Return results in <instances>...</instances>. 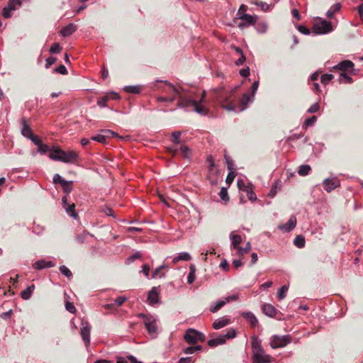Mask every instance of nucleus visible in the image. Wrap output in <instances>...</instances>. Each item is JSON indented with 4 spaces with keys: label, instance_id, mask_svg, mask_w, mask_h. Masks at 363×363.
Listing matches in <instances>:
<instances>
[{
    "label": "nucleus",
    "instance_id": "46",
    "mask_svg": "<svg viewBox=\"0 0 363 363\" xmlns=\"http://www.w3.org/2000/svg\"><path fill=\"white\" fill-rule=\"evenodd\" d=\"M255 29L259 33H264L267 30V23L261 22L255 26Z\"/></svg>",
    "mask_w": 363,
    "mask_h": 363
},
{
    "label": "nucleus",
    "instance_id": "57",
    "mask_svg": "<svg viewBox=\"0 0 363 363\" xmlns=\"http://www.w3.org/2000/svg\"><path fill=\"white\" fill-rule=\"evenodd\" d=\"M141 257V253L140 252H136L131 256L127 258L126 262L131 263L135 261V259H140Z\"/></svg>",
    "mask_w": 363,
    "mask_h": 363
},
{
    "label": "nucleus",
    "instance_id": "29",
    "mask_svg": "<svg viewBox=\"0 0 363 363\" xmlns=\"http://www.w3.org/2000/svg\"><path fill=\"white\" fill-rule=\"evenodd\" d=\"M191 257L190 254L189 252H184L179 253V255L177 256L174 257L172 259V262L174 264H176L180 260L189 261V260H191Z\"/></svg>",
    "mask_w": 363,
    "mask_h": 363
},
{
    "label": "nucleus",
    "instance_id": "12",
    "mask_svg": "<svg viewBox=\"0 0 363 363\" xmlns=\"http://www.w3.org/2000/svg\"><path fill=\"white\" fill-rule=\"evenodd\" d=\"M62 204L68 216L73 218L74 219H77L78 218V214L75 211V204L74 203H69L67 201V196H64L62 198Z\"/></svg>",
    "mask_w": 363,
    "mask_h": 363
},
{
    "label": "nucleus",
    "instance_id": "47",
    "mask_svg": "<svg viewBox=\"0 0 363 363\" xmlns=\"http://www.w3.org/2000/svg\"><path fill=\"white\" fill-rule=\"evenodd\" d=\"M288 289H289V286L286 285L282 286L279 289V291L277 293V296H278L279 299L282 300L285 298L286 292L288 291Z\"/></svg>",
    "mask_w": 363,
    "mask_h": 363
},
{
    "label": "nucleus",
    "instance_id": "5",
    "mask_svg": "<svg viewBox=\"0 0 363 363\" xmlns=\"http://www.w3.org/2000/svg\"><path fill=\"white\" fill-rule=\"evenodd\" d=\"M237 335V332L233 328L228 329L225 334L219 335L218 337L210 339L208 341V345L211 347H215L225 343L227 340L233 339Z\"/></svg>",
    "mask_w": 363,
    "mask_h": 363
},
{
    "label": "nucleus",
    "instance_id": "3",
    "mask_svg": "<svg viewBox=\"0 0 363 363\" xmlns=\"http://www.w3.org/2000/svg\"><path fill=\"white\" fill-rule=\"evenodd\" d=\"M213 91L214 97L222 108L223 105H227L229 102H233L230 99L233 94V89L228 90L223 87H219L215 89Z\"/></svg>",
    "mask_w": 363,
    "mask_h": 363
},
{
    "label": "nucleus",
    "instance_id": "20",
    "mask_svg": "<svg viewBox=\"0 0 363 363\" xmlns=\"http://www.w3.org/2000/svg\"><path fill=\"white\" fill-rule=\"evenodd\" d=\"M55 266L54 262L45 259L37 260L33 264V267L36 270H41L46 268H51Z\"/></svg>",
    "mask_w": 363,
    "mask_h": 363
},
{
    "label": "nucleus",
    "instance_id": "55",
    "mask_svg": "<svg viewBox=\"0 0 363 363\" xmlns=\"http://www.w3.org/2000/svg\"><path fill=\"white\" fill-rule=\"evenodd\" d=\"M101 211L108 216H112V217L115 218V215H114V212H113V209L108 206H105L104 207H103Z\"/></svg>",
    "mask_w": 363,
    "mask_h": 363
},
{
    "label": "nucleus",
    "instance_id": "8",
    "mask_svg": "<svg viewBox=\"0 0 363 363\" xmlns=\"http://www.w3.org/2000/svg\"><path fill=\"white\" fill-rule=\"evenodd\" d=\"M333 26L330 21L322 19L320 22L315 23L313 28L312 32L316 35H325L333 31Z\"/></svg>",
    "mask_w": 363,
    "mask_h": 363
},
{
    "label": "nucleus",
    "instance_id": "45",
    "mask_svg": "<svg viewBox=\"0 0 363 363\" xmlns=\"http://www.w3.org/2000/svg\"><path fill=\"white\" fill-rule=\"evenodd\" d=\"M245 192H246L247 198L250 201H255L257 200V196L251 186L250 188L245 189Z\"/></svg>",
    "mask_w": 363,
    "mask_h": 363
},
{
    "label": "nucleus",
    "instance_id": "54",
    "mask_svg": "<svg viewBox=\"0 0 363 363\" xmlns=\"http://www.w3.org/2000/svg\"><path fill=\"white\" fill-rule=\"evenodd\" d=\"M176 99V96H173L171 97L167 96H159L157 98L158 102H173Z\"/></svg>",
    "mask_w": 363,
    "mask_h": 363
},
{
    "label": "nucleus",
    "instance_id": "41",
    "mask_svg": "<svg viewBox=\"0 0 363 363\" xmlns=\"http://www.w3.org/2000/svg\"><path fill=\"white\" fill-rule=\"evenodd\" d=\"M182 133L180 131H174L172 133L171 135V141L174 144H180L181 143V137Z\"/></svg>",
    "mask_w": 363,
    "mask_h": 363
},
{
    "label": "nucleus",
    "instance_id": "17",
    "mask_svg": "<svg viewBox=\"0 0 363 363\" xmlns=\"http://www.w3.org/2000/svg\"><path fill=\"white\" fill-rule=\"evenodd\" d=\"M296 225V218L294 216H291L288 222L285 224L279 225V229L283 232H290L291 231Z\"/></svg>",
    "mask_w": 363,
    "mask_h": 363
},
{
    "label": "nucleus",
    "instance_id": "63",
    "mask_svg": "<svg viewBox=\"0 0 363 363\" xmlns=\"http://www.w3.org/2000/svg\"><path fill=\"white\" fill-rule=\"evenodd\" d=\"M297 29L301 33L304 35H309L311 33L310 30L303 25H298Z\"/></svg>",
    "mask_w": 363,
    "mask_h": 363
},
{
    "label": "nucleus",
    "instance_id": "59",
    "mask_svg": "<svg viewBox=\"0 0 363 363\" xmlns=\"http://www.w3.org/2000/svg\"><path fill=\"white\" fill-rule=\"evenodd\" d=\"M320 106L318 103H315L313 105H311L308 109L307 110V113H314L319 111Z\"/></svg>",
    "mask_w": 363,
    "mask_h": 363
},
{
    "label": "nucleus",
    "instance_id": "25",
    "mask_svg": "<svg viewBox=\"0 0 363 363\" xmlns=\"http://www.w3.org/2000/svg\"><path fill=\"white\" fill-rule=\"evenodd\" d=\"M230 239L231 248L237 250L242 242L241 236L240 235H235L233 232H231L230 234Z\"/></svg>",
    "mask_w": 363,
    "mask_h": 363
},
{
    "label": "nucleus",
    "instance_id": "26",
    "mask_svg": "<svg viewBox=\"0 0 363 363\" xmlns=\"http://www.w3.org/2000/svg\"><path fill=\"white\" fill-rule=\"evenodd\" d=\"M230 319H228V318H219V319L216 320L213 322V328L215 330H219V329L228 325V324H230Z\"/></svg>",
    "mask_w": 363,
    "mask_h": 363
},
{
    "label": "nucleus",
    "instance_id": "58",
    "mask_svg": "<svg viewBox=\"0 0 363 363\" xmlns=\"http://www.w3.org/2000/svg\"><path fill=\"white\" fill-rule=\"evenodd\" d=\"M101 132L102 133H104V135H109V138L111 137H117L118 138H122L121 136L118 135V134L113 130H108V129H104L101 130Z\"/></svg>",
    "mask_w": 363,
    "mask_h": 363
},
{
    "label": "nucleus",
    "instance_id": "6",
    "mask_svg": "<svg viewBox=\"0 0 363 363\" xmlns=\"http://www.w3.org/2000/svg\"><path fill=\"white\" fill-rule=\"evenodd\" d=\"M138 318L143 320L145 327L150 335H155L157 331V319L151 314L138 313Z\"/></svg>",
    "mask_w": 363,
    "mask_h": 363
},
{
    "label": "nucleus",
    "instance_id": "13",
    "mask_svg": "<svg viewBox=\"0 0 363 363\" xmlns=\"http://www.w3.org/2000/svg\"><path fill=\"white\" fill-rule=\"evenodd\" d=\"M323 189L325 191L330 193L340 186V182L338 178H326L323 181Z\"/></svg>",
    "mask_w": 363,
    "mask_h": 363
},
{
    "label": "nucleus",
    "instance_id": "64",
    "mask_svg": "<svg viewBox=\"0 0 363 363\" xmlns=\"http://www.w3.org/2000/svg\"><path fill=\"white\" fill-rule=\"evenodd\" d=\"M29 140H30L32 143L37 146L40 145L43 143L40 138L34 134L29 138Z\"/></svg>",
    "mask_w": 363,
    "mask_h": 363
},
{
    "label": "nucleus",
    "instance_id": "48",
    "mask_svg": "<svg viewBox=\"0 0 363 363\" xmlns=\"http://www.w3.org/2000/svg\"><path fill=\"white\" fill-rule=\"evenodd\" d=\"M317 121V117L315 116H312L308 118H306L304 121L303 126L310 127L315 124Z\"/></svg>",
    "mask_w": 363,
    "mask_h": 363
},
{
    "label": "nucleus",
    "instance_id": "19",
    "mask_svg": "<svg viewBox=\"0 0 363 363\" xmlns=\"http://www.w3.org/2000/svg\"><path fill=\"white\" fill-rule=\"evenodd\" d=\"M263 313L270 318H274L278 313V310L270 303H264L262 306Z\"/></svg>",
    "mask_w": 363,
    "mask_h": 363
},
{
    "label": "nucleus",
    "instance_id": "27",
    "mask_svg": "<svg viewBox=\"0 0 363 363\" xmlns=\"http://www.w3.org/2000/svg\"><path fill=\"white\" fill-rule=\"evenodd\" d=\"M61 186L64 193L66 194L65 196L67 197L73 190V181H67L65 179L64 181H62Z\"/></svg>",
    "mask_w": 363,
    "mask_h": 363
},
{
    "label": "nucleus",
    "instance_id": "53",
    "mask_svg": "<svg viewBox=\"0 0 363 363\" xmlns=\"http://www.w3.org/2000/svg\"><path fill=\"white\" fill-rule=\"evenodd\" d=\"M54 72L59 73L61 74H67V69L66 67L63 65H60L58 67H55L53 69Z\"/></svg>",
    "mask_w": 363,
    "mask_h": 363
},
{
    "label": "nucleus",
    "instance_id": "33",
    "mask_svg": "<svg viewBox=\"0 0 363 363\" xmlns=\"http://www.w3.org/2000/svg\"><path fill=\"white\" fill-rule=\"evenodd\" d=\"M338 82L340 84H352L353 83V79L347 74L345 72H341L339 74L338 77Z\"/></svg>",
    "mask_w": 363,
    "mask_h": 363
},
{
    "label": "nucleus",
    "instance_id": "50",
    "mask_svg": "<svg viewBox=\"0 0 363 363\" xmlns=\"http://www.w3.org/2000/svg\"><path fill=\"white\" fill-rule=\"evenodd\" d=\"M236 175L237 172L235 170H230L226 177L225 182L229 184H232Z\"/></svg>",
    "mask_w": 363,
    "mask_h": 363
},
{
    "label": "nucleus",
    "instance_id": "31",
    "mask_svg": "<svg viewBox=\"0 0 363 363\" xmlns=\"http://www.w3.org/2000/svg\"><path fill=\"white\" fill-rule=\"evenodd\" d=\"M48 152H52V147H50L47 144L41 143L40 145L38 146V149L36 150V152H33V156H35L37 153H39L40 155H45Z\"/></svg>",
    "mask_w": 363,
    "mask_h": 363
},
{
    "label": "nucleus",
    "instance_id": "2",
    "mask_svg": "<svg viewBox=\"0 0 363 363\" xmlns=\"http://www.w3.org/2000/svg\"><path fill=\"white\" fill-rule=\"evenodd\" d=\"M49 157L54 161H60L64 163L75 164L79 160V154L74 150L65 151L59 147H52V152Z\"/></svg>",
    "mask_w": 363,
    "mask_h": 363
},
{
    "label": "nucleus",
    "instance_id": "23",
    "mask_svg": "<svg viewBox=\"0 0 363 363\" xmlns=\"http://www.w3.org/2000/svg\"><path fill=\"white\" fill-rule=\"evenodd\" d=\"M77 30V26L74 23H69L60 30V35L63 37H68Z\"/></svg>",
    "mask_w": 363,
    "mask_h": 363
},
{
    "label": "nucleus",
    "instance_id": "51",
    "mask_svg": "<svg viewBox=\"0 0 363 363\" xmlns=\"http://www.w3.org/2000/svg\"><path fill=\"white\" fill-rule=\"evenodd\" d=\"M60 272L67 278H69L72 276L71 271L65 265H62L60 267Z\"/></svg>",
    "mask_w": 363,
    "mask_h": 363
},
{
    "label": "nucleus",
    "instance_id": "34",
    "mask_svg": "<svg viewBox=\"0 0 363 363\" xmlns=\"http://www.w3.org/2000/svg\"><path fill=\"white\" fill-rule=\"evenodd\" d=\"M196 267L194 264H191L189 267V272L187 276V283L191 284H192L196 279Z\"/></svg>",
    "mask_w": 363,
    "mask_h": 363
},
{
    "label": "nucleus",
    "instance_id": "22",
    "mask_svg": "<svg viewBox=\"0 0 363 363\" xmlns=\"http://www.w3.org/2000/svg\"><path fill=\"white\" fill-rule=\"evenodd\" d=\"M21 133L22 135L26 138H30L32 135H33V130L30 128V126L27 124L26 120L25 118H22L21 119Z\"/></svg>",
    "mask_w": 363,
    "mask_h": 363
},
{
    "label": "nucleus",
    "instance_id": "56",
    "mask_svg": "<svg viewBox=\"0 0 363 363\" xmlns=\"http://www.w3.org/2000/svg\"><path fill=\"white\" fill-rule=\"evenodd\" d=\"M65 308L67 311H69L71 313H75L77 311L74 303L69 301H66Z\"/></svg>",
    "mask_w": 363,
    "mask_h": 363
},
{
    "label": "nucleus",
    "instance_id": "10",
    "mask_svg": "<svg viewBox=\"0 0 363 363\" xmlns=\"http://www.w3.org/2000/svg\"><path fill=\"white\" fill-rule=\"evenodd\" d=\"M154 84H155V86H157V87L159 89H162L164 91H165L167 93L173 92L175 94H180L179 89L167 80H164V81L156 80L154 82Z\"/></svg>",
    "mask_w": 363,
    "mask_h": 363
},
{
    "label": "nucleus",
    "instance_id": "15",
    "mask_svg": "<svg viewBox=\"0 0 363 363\" xmlns=\"http://www.w3.org/2000/svg\"><path fill=\"white\" fill-rule=\"evenodd\" d=\"M354 67V64L349 60H345L341 62H340L338 64L333 67V69L340 70L342 71V72H345L346 71H349L350 69H352L350 73L354 74V72L353 71Z\"/></svg>",
    "mask_w": 363,
    "mask_h": 363
},
{
    "label": "nucleus",
    "instance_id": "44",
    "mask_svg": "<svg viewBox=\"0 0 363 363\" xmlns=\"http://www.w3.org/2000/svg\"><path fill=\"white\" fill-rule=\"evenodd\" d=\"M334 78L332 74H323L320 77V81L324 85H327Z\"/></svg>",
    "mask_w": 363,
    "mask_h": 363
},
{
    "label": "nucleus",
    "instance_id": "30",
    "mask_svg": "<svg viewBox=\"0 0 363 363\" xmlns=\"http://www.w3.org/2000/svg\"><path fill=\"white\" fill-rule=\"evenodd\" d=\"M168 266L166 265V264H162L160 266H159L158 267H157L153 272H152V278L153 279H155V278H164L165 277V273L164 272H162V269H166L167 268Z\"/></svg>",
    "mask_w": 363,
    "mask_h": 363
},
{
    "label": "nucleus",
    "instance_id": "24",
    "mask_svg": "<svg viewBox=\"0 0 363 363\" xmlns=\"http://www.w3.org/2000/svg\"><path fill=\"white\" fill-rule=\"evenodd\" d=\"M193 110L201 116H207L209 113L208 108H207L203 103H201V101H197L195 106L193 107Z\"/></svg>",
    "mask_w": 363,
    "mask_h": 363
},
{
    "label": "nucleus",
    "instance_id": "61",
    "mask_svg": "<svg viewBox=\"0 0 363 363\" xmlns=\"http://www.w3.org/2000/svg\"><path fill=\"white\" fill-rule=\"evenodd\" d=\"M179 150L184 157L188 158L189 157L190 149L186 145H181Z\"/></svg>",
    "mask_w": 363,
    "mask_h": 363
},
{
    "label": "nucleus",
    "instance_id": "43",
    "mask_svg": "<svg viewBox=\"0 0 363 363\" xmlns=\"http://www.w3.org/2000/svg\"><path fill=\"white\" fill-rule=\"evenodd\" d=\"M219 196L223 201H228L230 198L228 194V189L225 187H222L219 192Z\"/></svg>",
    "mask_w": 363,
    "mask_h": 363
},
{
    "label": "nucleus",
    "instance_id": "52",
    "mask_svg": "<svg viewBox=\"0 0 363 363\" xmlns=\"http://www.w3.org/2000/svg\"><path fill=\"white\" fill-rule=\"evenodd\" d=\"M107 100H119L121 99L119 94L114 91L108 92L106 95Z\"/></svg>",
    "mask_w": 363,
    "mask_h": 363
},
{
    "label": "nucleus",
    "instance_id": "42",
    "mask_svg": "<svg viewBox=\"0 0 363 363\" xmlns=\"http://www.w3.org/2000/svg\"><path fill=\"white\" fill-rule=\"evenodd\" d=\"M251 250V244L250 242H247L244 247H239L237 250L239 256L243 255L245 253H247Z\"/></svg>",
    "mask_w": 363,
    "mask_h": 363
},
{
    "label": "nucleus",
    "instance_id": "7",
    "mask_svg": "<svg viewBox=\"0 0 363 363\" xmlns=\"http://www.w3.org/2000/svg\"><path fill=\"white\" fill-rule=\"evenodd\" d=\"M291 341L292 337L290 335H274L270 338L269 345L272 349H277L286 347Z\"/></svg>",
    "mask_w": 363,
    "mask_h": 363
},
{
    "label": "nucleus",
    "instance_id": "32",
    "mask_svg": "<svg viewBox=\"0 0 363 363\" xmlns=\"http://www.w3.org/2000/svg\"><path fill=\"white\" fill-rule=\"evenodd\" d=\"M35 289V286L33 284L28 286L25 290L22 291L21 293V297L23 300H28Z\"/></svg>",
    "mask_w": 363,
    "mask_h": 363
},
{
    "label": "nucleus",
    "instance_id": "1",
    "mask_svg": "<svg viewBox=\"0 0 363 363\" xmlns=\"http://www.w3.org/2000/svg\"><path fill=\"white\" fill-rule=\"evenodd\" d=\"M252 363H271L273 360L262 346V341L254 335L251 340Z\"/></svg>",
    "mask_w": 363,
    "mask_h": 363
},
{
    "label": "nucleus",
    "instance_id": "28",
    "mask_svg": "<svg viewBox=\"0 0 363 363\" xmlns=\"http://www.w3.org/2000/svg\"><path fill=\"white\" fill-rule=\"evenodd\" d=\"M342 8L340 3H336L330 6V8L326 12V16L329 18L333 17L336 12H338Z\"/></svg>",
    "mask_w": 363,
    "mask_h": 363
},
{
    "label": "nucleus",
    "instance_id": "39",
    "mask_svg": "<svg viewBox=\"0 0 363 363\" xmlns=\"http://www.w3.org/2000/svg\"><path fill=\"white\" fill-rule=\"evenodd\" d=\"M16 10V7H11L10 6H5L2 10V16L5 18H9L12 16L11 11Z\"/></svg>",
    "mask_w": 363,
    "mask_h": 363
},
{
    "label": "nucleus",
    "instance_id": "38",
    "mask_svg": "<svg viewBox=\"0 0 363 363\" xmlns=\"http://www.w3.org/2000/svg\"><path fill=\"white\" fill-rule=\"evenodd\" d=\"M109 138V135H104V133L102 134H98L96 135L92 136L91 138V140L96 141L98 143L106 144L107 143L106 139Z\"/></svg>",
    "mask_w": 363,
    "mask_h": 363
},
{
    "label": "nucleus",
    "instance_id": "11",
    "mask_svg": "<svg viewBox=\"0 0 363 363\" xmlns=\"http://www.w3.org/2000/svg\"><path fill=\"white\" fill-rule=\"evenodd\" d=\"M91 326L87 320H82L81 323L80 334L84 344L87 346L90 343Z\"/></svg>",
    "mask_w": 363,
    "mask_h": 363
},
{
    "label": "nucleus",
    "instance_id": "49",
    "mask_svg": "<svg viewBox=\"0 0 363 363\" xmlns=\"http://www.w3.org/2000/svg\"><path fill=\"white\" fill-rule=\"evenodd\" d=\"M61 50L62 48L58 43H54L50 48V52L52 54H58L61 52Z\"/></svg>",
    "mask_w": 363,
    "mask_h": 363
},
{
    "label": "nucleus",
    "instance_id": "37",
    "mask_svg": "<svg viewBox=\"0 0 363 363\" xmlns=\"http://www.w3.org/2000/svg\"><path fill=\"white\" fill-rule=\"evenodd\" d=\"M124 91L127 93L137 94L140 93L141 88L140 86L138 85H130L125 86Z\"/></svg>",
    "mask_w": 363,
    "mask_h": 363
},
{
    "label": "nucleus",
    "instance_id": "9",
    "mask_svg": "<svg viewBox=\"0 0 363 363\" xmlns=\"http://www.w3.org/2000/svg\"><path fill=\"white\" fill-rule=\"evenodd\" d=\"M236 18L240 20V22L238 24V26L242 30L249 27L250 26H255L257 19V16L256 15H250L247 13L240 14V13L239 17Z\"/></svg>",
    "mask_w": 363,
    "mask_h": 363
},
{
    "label": "nucleus",
    "instance_id": "35",
    "mask_svg": "<svg viewBox=\"0 0 363 363\" xmlns=\"http://www.w3.org/2000/svg\"><path fill=\"white\" fill-rule=\"evenodd\" d=\"M225 304L226 301H224V300H218L211 306L210 311L211 313H216Z\"/></svg>",
    "mask_w": 363,
    "mask_h": 363
},
{
    "label": "nucleus",
    "instance_id": "14",
    "mask_svg": "<svg viewBox=\"0 0 363 363\" xmlns=\"http://www.w3.org/2000/svg\"><path fill=\"white\" fill-rule=\"evenodd\" d=\"M198 101L193 99L190 96H180L179 97L178 103H177V107L180 108H190L195 106Z\"/></svg>",
    "mask_w": 363,
    "mask_h": 363
},
{
    "label": "nucleus",
    "instance_id": "62",
    "mask_svg": "<svg viewBox=\"0 0 363 363\" xmlns=\"http://www.w3.org/2000/svg\"><path fill=\"white\" fill-rule=\"evenodd\" d=\"M57 61V58L55 57H49L45 60V68L48 69L51 65H54Z\"/></svg>",
    "mask_w": 363,
    "mask_h": 363
},
{
    "label": "nucleus",
    "instance_id": "60",
    "mask_svg": "<svg viewBox=\"0 0 363 363\" xmlns=\"http://www.w3.org/2000/svg\"><path fill=\"white\" fill-rule=\"evenodd\" d=\"M107 97H106L105 96L101 97V98H99L97 100V105L100 107V108H104L107 105Z\"/></svg>",
    "mask_w": 363,
    "mask_h": 363
},
{
    "label": "nucleus",
    "instance_id": "4",
    "mask_svg": "<svg viewBox=\"0 0 363 363\" xmlns=\"http://www.w3.org/2000/svg\"><path fill=\"white\" fill-rule=\"evenodd\" d=\"M252 99L248 93H245L240 101V104L236 105L233 101L229 102L227 105H223V109L228 111L240 113L246 109L247 106Z\"/></svg>",
    "mask_w": 363,
    "mask_h": 363
},
{
    "label": "nucleus",
    "instance_id": "16",
    "mask_svg": "<svg viewBox=\"0 0 363 363\" xmlns=\"http://www.w3.org/2000/svg\"><path fill=\"white\" fill-rule=\"evenodd\" d=\"M159 294V287L154 286L151 289L147 294V301L150 305L153 306L160 302Z\"/></svg>",
    "mask_w": 363,
    "mask_h": 363
},
{
    "label": "nucleus",
    "instance_id": "18",
    "mask_svg": "<svg viewBox=\"0 0 363 363\" xmlns=\"http://www.w3.org/2000/svg\"><path fill=\"white\" fill-rule=\"evenodd\" d=\"M184 339L189 344H196L197 342L196 330L193 328L187 329L185 332Z\"/></svg>",
    "mask_w": 363,
    "mask_h": 363
},
{
    "label": "nucleus",
    "instance_id": "36",
    "mask_svg": "<svg viewBox=\"0 0 363 363\" xmlns=\"http://www.w3.org/2000/svg\"><path fill=\"white\" fill-rule=\"evenodd\" d=\"M311 171V167L310 165H308V164H301L298 167V174L300 176L305 177V176H307L308 174H309Z\"/></svg>",
    "mask_w": 363,
    "mask_h": 363
},
{
    "label": "nucleus",
    "instance_id": "21",
    "mask_svg": "<svg viewBox=\"0 0 363 363\" xmlns=\"http://www.w3.org/2000/svg\"><path fill=\"white\" fill-rule=\"evenodd\" d=\"M242 317L250 323L252 328H255L258 325V320L255 314L250 311H245L241 313Z\"/></svg>",
    "mask_w": 363,
    "mask_h": 363
},
{
    "label": "nucleus",
    "instance_id": "40",
    "mask_svg": "<svg viewBox=\"0 0 363 363\" xmlns=\"http://www.w3.org/2000/svg\"><path fill=\"white\" fill-rule=\"evenodd\" d=\"M294 244L296 247L301 248L305 245V238L301 235H296L294 240Z\"/></svg>",
    "mask_w": 363,
    "mask_h": 363
}]
</instances>
